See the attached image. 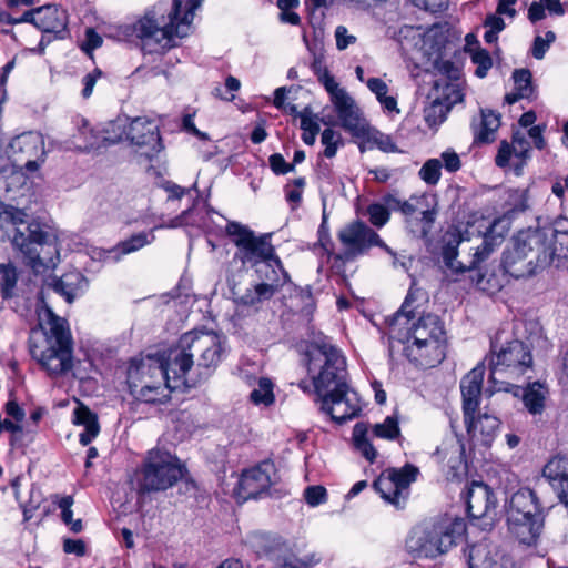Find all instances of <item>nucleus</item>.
Here are the masks:
<instances>
[{"mask_svg": "<svg viewBox=\"0 0 568 568\" xmlns=\"http://www.w3.org/2000/svg\"><path fill=\"white\" fill-rule=\"evenodd\" d=\"M419 294V290L410 287L400 310L389 320V352L395 347L394 342H398L410 362L432 367L445 358L446 332L435 314H425L410 324L416 315L412 305Z\"/></svg>", "mask_w": 568, "mask_h": 568, "instance_id": "f257e3e1", "label": "nucleus"}, {"mask_svg": "<svg viewBox=\"0 0 568 568\" xmlns=\"http://www.w3.org/2000/svg\"><path fill=\"white\" fill-rule=\"evenodd\" d=\"M203 0L161 1L148 9L134 26L126 27V34L136 33L144 43L163 48L175 47L192 29L195 11Z\"/></svg>", "mask_w": 568, "mask_h": 568, "instance_id": "f03ea898", "label": "nucleus"}, {"mask_svg": "<svg viewBox=\"0 0 568 568\" xmlns=\"http://www.w3.org/2000/svg\"><path fill=\"white\" fill-rule=\"evenodd\" d=\"M465 530L462 519L423 523L409 530L405 550L414 559H436L447 554Z\"/></svg>", "mask_w": 568, "mask_h": 568, "instance_id": "7ed1b4c3", "label": "nucleus"}, {"mask_svg": "<svg viewBox=\"0 0 568 568\" xmlns=\"http://www.w3.org/2000/svg\"><path fill=\"white\" fill-rule=\"evenodd\" d=\"M226 234L236 246L234 258L243 265H250L255 273H270L280 271L284 281H288V273L284 270L281 260L275 254L271 243V235H255V233L239 222H229L225 227Z\"/></svg>", "mask_w": 568, "mask_h": 568, "instance_id": "20e7f679", "label": "nucleus"}, {"mask_svg": "<svg viewBox=\"0 0 568 568\" xmlns=\"http://www.w3.org/2000/svg\"><path fill=\"white\" fill-rule=\"evenodd\" d=\"M307 373L314 390L321 396L346 385V361L342 352L326 336L313 341L305 353Z\"/></svg>", "mask_w": 568, "mask_h": 568, "instance_id": "39448f33", "label": "nucleus"}, {"mask_svg": "<svg viewBox=\"0 0 568 568\" xmlns=\"http://www.w3.org/2000/svg\"><path fill=\"white\" fill-rule=\"evenodd\" d=\"M532 368L530 348L521 341L514 339L497 348L491 344L489 361V381L495 392H514L517 396L520 388L514 384Z\"/></svg>", "mask_w": 568, "mask_h": 568, "instance_id": "423d86ee", "label": "nucleus"}, {"mask_svg": "<svg viewBox=\"0 0 568 568\" xmlns=\"http://www.w3.org/2000/svg\"><path fill=\"white\" fill-rule=\"evenodd\" d=\"M38 325L54 343L43 352L42 366L51 376H59L71 369V335L68 321L53 313L48 305L38 307Z\"/></svg>", "mask_w": 568, "mask_h": 568, "instance_id": "0eeeda50", "label": "nucleus"}, {"mask_svg": "<svg viewBox=\"0 0 568 568\" xmlns=\"http://www.w3.org/2000/svg\"><path fill=\"white\" fill-rule=\"evenodd\" d=\"M126 382L131 395L138 400L153 404L170 399L165 371L158 356L133 358L128 368Z\"/></svg>", "mask_w": 568, "mask_h": 568, "instance_id": "6e6552de", "label": "nucleus"}, {"mask_svg": "<svg viewBox=\"0 0 568 568\" xmlns=\"http://www.w3.org/2000/svg\"><path fill=\"white\" fill-rule=\"evenodd\" d=\"M12 244L23 254L24 264L36 274L53 270L59 262L55 239L43 231L39 223H29L24 230L17 227Z\"/></svg>", "mask_w": 568, "mask_h": 568, "instance_id": "1a4fd4ad", "label": "nucleus"}, {"mask_svg": "<svg viewBox=\"0 0 568 568\" xmlns=\"http://www.w3.org/2000/svg\"><path fill=\"white\" fill-rule=\"evenodd\" d=\"M550 265L551 255L531 230L520 231L513 240V247L504 253V270L516 278L531 276Z\"/></svg>", "mask_w": 568, "mask_h": 568, "instance_id": "9d476101", "label": "nucleus"}, {"mask_svg": "<svg viewBox=\"0 0 568 568\" xmlns=\"http://www.w3.org/2000/svg\"><path fill=\"white\" fill-rule=\"evenodd\" d=\"M184 475L180 460L168 452H148L138 479L141 493L165 490L175 485Z\"/></svg>", "mask_w": 568, "mask_h": 568, "instance_id": "9b49d317", "label": "nucleus"}, {"mask_svg": "<svg viewBox=\"0 0 568 568\" xmlns=\"http://www.w3.org/2000/svg\"><path fill=\"white\" fill-rule=\"evenodd\" d=\"M318 81L329 95L338 125L354 138L364 136L368 122L355 99L331 73H320Z\"/></svg>", "mask_w": 568, "mask_h": 568, "instance_id": "f8f14e48", "label": "nucleus"}, {"mask_svg": "<svg viewBox=\"0 0 568 568\" xmlns=\"http://www.w3.org/2000/svg\"><path fill=\"white\" fill-rule=\"evenodd\" d=\"M223 338L212 331H191L180 337L185 353L191 354L192 361L197 356L195 371L197 376H207L221 362Z\"/></svg>", "mask_w": 568, "mask_h": 568, "instance_id": "ddd939ff", "label": "nucleus"}, {"mask_svg": "<svg viewBox=\"0 0 568 568\" xmlns=\"http://www.w3.org/2000/svg\"><path fill=\"white\" fill-rule=\"evenodd\" d=\"M7 154L16 170L24 175L33 173L45 160L43 138L37 132L17 135L9 143Z\"/></svg>", "mask_w": 568, "mask_h": 568, "instance_id": "4468645a", "label": "nucleus"}, {"mask_svg": "<svg viewBox=\"0 0 568 568\" xmlns=\"http://www.w3.org/2000/svg\"><path fill=\"white\" fill-rule=\"evenodd\" d=\"M418 475V468L406 464L402 468H389L374 481L375 490L397 509L404 508L409 495V486Z\"/></svg>", "mask_w": 568, "mask_h": 568, "instance_id": "2eb2a0df", "label": "nucleus"}, {"mask_svg": "<svg viewBox=\"0 0 568 568\" xmlns=\"http://www.w3.org/2000/svg\"><path fill=\"white\" fill-rule=\"evenodd\" d=\"M337 237L343 246L338 258L351 261L366 253L372 246H378L392 253L379 235L362 221H354L343 226Z\"/></svg>", "mask_w": 568, "mask_h": 568, "instance_id": "dca6fc26", "label": "nucleus"}, {"mask_svg": "<svg viewBox=\"0 0 568 568\" xmlns=\"http://www.w3.org/2000/svg\"><path fill=\"white\" fill-rule=\"evenodd\" d=\"M371 434L381 439H396L400 435L398 419L395 416H387L382 423L372 426L364 422L355 424L352 434L354 447L367 462L373 464L378 453L371 443Z\"/></svg>", "mask_w": 568, "mask_h": 568, "instance_id": "f3484780", "label": "nucleus"}, {"mask_svg": "<svg viewBox=\"0 0 568 568\" xmlns=\"http://www.w3.org/2000/svg\"><path fill=\"white\" fill-rule=\"evenodd\" d=\"M163 371H165V382L170 389L180 387L194 386L199 377L197 371H195L194 361L191 358L190 353H185V349L179 342L175 348L168 352L165 357H160Z\"/></svg>", "mask_w": 568, "mask_h": 568, "instance_id": "a211bd4d", "label": "nucleus"}, {"mask_svg": "<svg viewBox=\"0 0 568 568\" xmlns=\"http://www.w3.org/2000/svg\"><path fill=\"white\" fill-rule=\"evenodd\" d=\"M318 400L320 409L338 424L355 418L362 410L358 394L347 384L318 396Z\"/></svg>", "mask_w": 568, "mask_h": 568, "instance_id": "6ab92c4d", "label": "nucleus"}, {"mask_svg": "<svg viewBox=\"0 0 568 568\" xmlns=\"http://www.w3.org/2000/svg\"><path fill=\"white\" fill-rule=\"evenodd\" d=\"M256 282L243 293L232 288L234 302L237 306L257 310L265 301L271 300L280 288L287 282L284 281L280 271L270 273H255Z\"/></svg>", "mask_w": 568, "mask_h": 568, "instance_id": "aec40b11", "label": "nucleus"}, {"mask_svg": "<svg viewBox=\"0 0 568 568\" xmlns=\"http://www.w3.org/2000/svg\"><path fill=\"white\" fill-rule=\"evenodd\" d=\"M126 140L144 149L143 153L148 159L154 158L163 150L159 121L145 115L129 118Z\"/></svg>", "mask_w": 568, "mask_h": 568, "instance_id": "412c9836", "label": "nucleus"}, {"mask_svg": "<svg viewBox=\"0 0 568 568\" xmlns=\"http://www.w3.org/2000/svg\"><path fill=\"white\" fill-rule=\"evenodd\" d=\"M426 196H410L403 200L399 212L406 217L409 232L419 239L430 233L437 216V210L425 204Z\"/></svg>", "mask_w": 568, "mask_h": 568, "instance_id": "4be33fe9", "label": "nucleus"}, {"mask_svg": "<svg viewBox=\"0 0 568 568\" xmlns=\"http://www.w3.org/2000/svg\"><path fill=\"white\" fill-rule=\"evenodd\" d=\"M275 475V466L268 460L245 470L239 481V495L243 499L258 497L270 488L274 481Z\"/></svg>", "mask_w": 568, "mask_h": 568, "instance_id": "5701e85b", "label": "nucleus"}, {"mask_svg": "<svg viewBox=\"0 0 568 568\" xmlns=\"http://www.w3.org/2000/svg\"><path fill=\"white\" fill-rule=\"evenodd\" d=\"M469 568H514L513 558L499 546L481 541L468 549Z\"/></svg>", "mask_w": 568, "mask_h": 568, "instance_id": "b1692460", "label": "nucleus"}, {"mask_svg": "<svg viewBox=\"0 0 568 568\" xmlns=\"http://www.w3.org/2000/svg\"><path fill=\"white\" fill-rule=\"evenodd\" d=\"M485 367L477 365L460 382L463 396L464 418L468 420L469 416L475 414L481 395Z\"/></svg>", "mask_w": 568, "mask_h": 568, "instance_id": "393cba45", "label": "nucleus"}, {"mask_svg": "<svg viewBox=\"0 0 568 568\" xmlns=\"http://www.w3.org/2000/svg\"><path fill=\"white\" fill-rule=\"evenodd\" d=\"M467 432L476 445L489 447L494 442L500 422L497 417L487 413L478 415L474 418V414L469 416L468 420L465 418Z\"/></svg>", "mask_w": 568, "mask_h": 568, "instance_id": "a878e982", "label": "nucleus"}, {"mask_svg": "<svg viewBox=\"0 0 568 568\" xmlns=\"http://www.w3.org/2000/svg\"><path fill=\"white\" fill-rule=\"evenodd\" d=\"M466 505L468 515L473 518L486 516L490 508L495 506L494 494L490 488L480 481H473L467 488Z\"/></svg>", "mask_w": 568, "mask_h": 568, "instance_id": "bb28decb", "label": "nucleus"}, {"mask_svg": "<svg viewBox=\"0 0 568 568\" xmlns=\"http://www.w3.org/2000/svg\"><path fill=\"white\" fill-rule=\"evenodd\" d=\"M437 78L433 80V87L429 97L438 95L439 100L448 106L463 100L462 79L458 73H436Z\"/></svg>", "mask_w": 568, "mask_h": 568, "instance_id": "cd10ccee", "label": "nucleus"}, {"mask_svg": "<svg viewBox=\"0 0 568 568\" xmlns=\"http://www.w3.org/2000/svg\"><path fill=\"white\" fill-rule=\"evenodd\" d=\"M527 516H542L537 496L529 488H520L510 497L507 507V518H526Z\"/></svg>", "mask_w": 568, "mask_h": 568, "instance_id": "c85d7f7f", "label": "nucleus"}, {"mask_svg": "<svg viewBox=\"0 0 568 568\" xmlns=\"http://www.w3.org/2000/svg\"><path fill=\"white\" fill-rule=\"evenodd\" d=\"M509 532L520 542L532 545L541 532L542 516H527L526 518H507Z\"/></svg>", "mask_w": 568, "mask_h": 568, "instance_id": "c756f323", "label": "nucleus"}, {"mask_svg": "<svg viewBox=\"0 0 568 568\" xmlns=\"http://www.w3.org/2000/svg\"><path fill=\"white\" fill-rule=\"evenodd\" d=\"M544 477L549 481L560 500L568 498V458L557 456L544 468Z\"/></svg>", "mask_w": 568, "mask_h": 568, "instance_id": "7c9ffc66", "label": "nucleus"}, {"mask_svg": "<svg viewBox=\"0 0 568 568\" xmlns=\"http://www.w3.org/2000/svg\"><path fill=\"white\" fill-rule=\"evenodd\" d=\"M538 235L541 246L551 254L552 248L564 250L568 244V220L560 217L555 221L551 226L531 230Z\"/></svg>", "mask_w": 568, "mask_h": 568, "instance_id": "2f4dec72", "label": "nucleus"}, {"mask_svg": "<svg viewBox=\"0 0 568 568\" xmlns=\"http://www.w3.org/2000/svg\"><path fill=\"white\" fill-rule=\"evenodd\" d=\"M77 407L73 409V424L83 427L79 434V440L83 446L89 445L100 433L98 415L89 407L73 397Z\"/></svg>", "mask_w": 568, "mask_h": 568, "instance_id": "473e14b6", "label": "nucleus"}, {"mask_svg": "<svg viewBox=\"0 0 568 568\" xmlns=\"http://www.w3.org/2000/svg\"><path fill=\"white\" fill-rule=\"evenodd\" d=\"M153 230L150 233L140 232L130 239L120 242L115 247L108 251H99L97 254L103 261L116 262L122 255L133 253L154 241Z\"/></svg>", "mask_w": 568, "mask_h": 568, "instance_id": "72a5a7b5", "label": "nucleus"}, {"mask_svg": "<svg viewBox=\"0 0 568 568\" xmlns=\"http://www.w3.org/2000/svg\"><path fill=\"white\" fill-rule=\"evenodd\" d=\"M500 126V116L491 110H481L478 120L471 122L474 141L489 143L496 139V132Z\"/></svg>", "mask_w": 568, "mask_h": 568, "instance_id": "f704fd0d", "label": "nucleus"}, {"mask_svg": "<svg viewBox=\"0 0 568 568\" xmlns=\"http://www.w3.org/2000/svg\"><path fill=\"white\" fill-rule=\"evenodd\" d=\"M36 27L44 32L60 33L65 30L67 14L54 6L38 8Z\"/></svg>", "mask_w": 568, "mask_h": 568, "instance_id": "c9c22d12", "label": "nucleus"}, {"mask_svg": "<svg viewBox=\"0 0 568 568\" xmlns=\"http://www.w3.org/2000/svg\"><path fill=\"white\" fill-rule=\"evenodd\" d=\"M548 396L546 385L535 382L523 390V403L526 409L532 414H541L545 409V402Z\"/></svg>", "mask_w": 568, "mask_h": 568, "instance_id": "e433bc0d", "label": "nucleus"}, {"mask_svg": "<svg viewBox=\"0 0 568 568\" xmlns=\"http://www.w3.org/2000/svg\"><path fill=\"white\" fill-rule=\"evenodd\" d=\"M513 87L505 95L508 104H514L521 99H530L535 93L531 73H513Z\"/></svg>", "mask_w": 568, "mask_h": 568, "instance_id": "4c0bfd02", "label": "nucleus"}, {"mask_svg": "<svg viewBox=\"0 0 568 568\" xmlns=\"http://www.w3.org/2000/svg\"><path fill=\"white\" fill-rule=\"evenodd\" d=\"M129 126V116H118L115 120L110 121L101 131V141L103 148L115 144L126 139Z\"/></svg>", "mask_w": 568, "mask_h": 568, "instance_id": "58836bf2", "label": "nucleus"}, {"mask_svg": "<svg viewBox=\"0 0 568 568\" xmlns=\"http://www.w3.org/2000/svg\"><path fill=\"white\" fill-rule=\"evenodd\" d=\"M82 126L79 128L78 134L75 135V141H73L75 148L87 152L103 148L101 132H95L92 129H89L85 120H82Z\"/></svg>", "mask_w": 568, "mask_h": 568, "instance_id": "ea45409f", "label": "nucleus"}, {"mask_svg": "<svg viewBox=\"0 0 568 568\" xmlns=\"http://www.w3.org/2000/svg\"><path fill=\"white\" fill-rule=\"evenodd\" d=\"M18 282V272L16 266L9 263H0V294L3 300H10L14 296V288Z\"/></svg>", "mask_w": 568, "mask_h": 568, "instance_id": "a19ab883", "label": "nucleus"}, {"mask_svg": "<svg viewBox=\"0 0 568 568\" xmlns=\"http://www.w3.org/2000/svg\"><path fill=\"white\" fill-rule=\"evenodd\" d=\"M430 98L432 102L424 109V120L429 128H436L445 121L450 106L440 101L438 95Z\"/></svg>", "mask_w": 568, "mask_h": 568, "instance_id": "79ce46f5", "label": "nucleus"}, {"mask_svg": "<svg viewBox=\"0 0 568 568\" xmlns=\"http://www.w3.org/2000/svg\"><path fill=\"white\" fill-rule=\"evenodd\" d=\"M460 243L462 240L454 236L444 245L442 253L445 266L456 273H463L467 270V267L456 260L458 255L457 248Z\"/></svg>", "mask_w": 568, "mask_h": 568, "instance_id": "37998d69", "label": "nucleus"}, {"mask_svg": "<svg viewBox=\"0 0 568 568\" xmlns=\"http://www.w3.org/2000/svg\"><path fill=\"white\" fill-rule=\"evenodd\" d=\"M251 400L255 405L268 406L274 403L273 384L268 378H261L257 387L251 392Z\"/></svg>", "mask_w": 568, "mask_h": 568, "instance_id": "c03bdc74", "label": "nucleus"}, {"mask_svg": "<svg viewBox=\"0 0 568 568\" xmlns=\"http://www.w3.org/2000/svg\"><path fill=\"white\" fill-rule=\"evenodd\" d=\"M418 176L428 185H436L442 176V161L428 159L419 169Z\"/></svg>", "mask_w": 568, "mask_h": 568, "instance_id": "a18cd8bd", "label": "nucleus"}, {"mask_svg": "<svg viewBox=\"0 0 568 568\" xmlns=\"http://www.w3.org/2000/svg\"><path fill=\"white\" fill-rule=\"evenodd\" d=\"M362 139H366L368 143L377 146L379 150L384 152H395L397 150L395 143L392 138L387 134H384L373 128L367 123V132Z\"/></svg>", "mask_w": 568, "mask_h": 568, "instance_id": "49530a36", "label": "nucleus"}, {"mask_svg": "<svg viewBox=\"0 0 568 568\" xmlns=\"http://www.w3.org/2000/svg\"><path fill=\"white\" fill-rule=\"evenodd\" d=\"M321 142L324 145V155L328 159L334 158L344 144L341 133L329 128L322 132Z\"/></svg>", "mask_w": 568, "mask_h": 568, "instance_id": "de8ad7c7", "label": "nucleus"}, {"mask_svg": "<svg viewBox=\"0 0 568 568\" xmlns=\"http://www.w3.org/2000/svg\"><path fill=\"white\" fill-rule=\"evenodd\" d=\"M298 0H277L280 9V20L284 23L296 26L300 23V17L294 9L298 7Z\"/></svg>", "mask_w": 568, "mask_h": 568, "instance_id": "09e8293b", "label": "nucleus"}, {"mask_svg": "<svg viewBox=\"0 0 568 568\" xmlns=\"http://www.w3.org/2000/svg\"><path fill=\"white\" fill-rule=\"evenodd\" d=\"M241 88V82L239 79L229 75L225 79L224 87L217 85L213 89L212 93L214 97L224 100V101H233L235 99L234 92L239 91Z\"/></svg>", "mask_w": 568, "mask_h": 568, "instance_id": "8fccbe9b", "label": "nucleus"}, {"mask_svg": "<svg viewBox=\"0 0 568 568\" xmlns=\"http://www.w3.org/2000/svg\"><path fill=\"white\" fill-rule=\"evenodd\" d=\"M369 222L376 227H383L389 220L390 213L382 203H373L367 207Z\"/></svg>", "mask_w": 568, "mask_h": 568, "instance_id": "3c124183", "label": "nucleus"}, {"mask_svg": "<svg viewBox=\"0 0 568 568\" xmlns=\"http://www.w3.org/2000/svg\"><path fill=\"white\" fill-rule=\"evenodd\" d=\"M556 40V34L552 31H547L545 37L537 36L532 45V55L536 59H542L549 45Z\"/></svg>", "mask_w": 568, "mask_h": 568, "instance_id": "603ef678", "label": "nucleus"}, {"mask_svg": "<svg viewBox=\"0 0 568 568\" xmlns=\"http://www.w3.org/2000/svg\"><path fill=\"white\" fill-rule=\"evenodd\" d=\"M327 491L326 488L323 486H308L304 490V498L306 503L312 506L316 507L323 503L326 501Z\"/></svg>", "mask_w": 568, "mask_h": 568, "instance_id": "864d4df0", "label": "nucleus"}, {"mask_svg": "<svg viewBox=\"0 0 568 568\" xmlns=\"http://www.w3.org/2000/svg\"><path fill=\"white\" fill-rule=\"evenodd\" d=\"M334 34L338 50H345L357 41V37L352 33L345 26L336 27Z\"/></svg>", "mask_w": 568, "mask_h": 568, "instance_id": "5fc2aeb1", "label": "nucleus"}, {"mask_svg": "<svg viewBox=\"0 0 568 568\" xmlns=\"http://www.w3.org/2000/svg\"><path fill=\"white\" fill-rule=\"evenodd\" d=\"M52 500V511L60 510L61 518L65 525L71 524V496L59 498L57 495Z\"/></svg>", "mask_w": 568, "mask_h": 568, "instance_id": "6e6d98bb", "label": "nucleus"}, {"mask_svg": "<svg viewBox=\"0 0 568 568\" xmlns=\"http://www.w3.org/2000/svg\"><path fill=\"white\" fill-rule=\"evenodd\" d=\"M442 168L444 166L447 172L454 173L462 168L459 155L453 150L447 149L440 154Z\"/></svg>", "mask_w": 568, "mask_h": 568, "instance_id": "4d7b16f0", "label": "nucleus"}, {"mask_svg": "<svg viewBox=\"0 0 568 568\" xmlns=\"http://www.w3.org/2000/svg\"><path fill=\"white\" fill-rule=\"evenodd\" d=\"M493 251L494 245L491 244L489 237L485 235L481 240V244L476 247L474 258L470 262L468 268H474L479 262L484 261Z\"/></svg>", "mask_w": 568, "mask_h": 568, "instance_id": "13d9d810", "label": "nucleus"}, {"mask_svg": "<svg viewBox=\"0 0 568 568\" xmlns=\"http://www.w3.org/2000/svg\"><path fill=\"white\" fill-rule=\"evenodd\" d=\"M468 53L473 62L478 65L477 71H488L491 68V58L486 50L477 48Z\"/></svg>", "mask_w": 568, "mask_h": 568, "instance_id": "bf43d9fd", "label": "nucleus"}, {"mask_svg": "<svg viewBox=\"0 0 568 568\" xmlns=\"http://www.w3.org/2000/svg\"><path fill=\"white\" fill-rule=\"evenodd\" d=\"M102 44V38L91 28L85 30V39L81 42L80 48L87 54Z\"/></svg>", "mask_w": 568, "mask_h": 568, "instance_id": "052dcab7", "label": "nucleus"}, {"mask_svg": "<svg viewBox=\"0 0 568 568\" xmlns=\"http://www.w3.org/2000/svg\"><path fill=\"white\" fill-rule=\"evenodd\" d=\"M270 166L275 174H286L294 170V164L285 161L282 154L274 153L268 158Z\"/></svg>", "mask_w": 568, "mask_h": 568, "instance_id": "680f3d73", "label": "nucleus"}, {"mask_svg": "<svg viewBox=\"0 0 568 568\" xmlns=\"http://www.w3.org/2000/svg\"><path fill=\"white\" fill-rule=\"evenodd\" d=\"M513 153L517 155V148L513 146L506 141H503L499 145L498 153L495 159L496 164L499 168L506 166L509 163Z\"/></svg>", "mask_w": 568, "mask_h": 568, "instance_id": "e2e57ef3", "label": "nucleus"}, {"mask_svg": "<svg viewBox=\"0 0 568 568\" xmlns=\"http://www.w3.org/2000/svg\"><path fill=\"white\" fill-rule=\"evenodd\" d=\"M1 217L13 225H19L26 222L27 214L23 210L9 205L3 209L2 213H0V219Z\"/></svg>", "mask_w": 568, "mask_h": 568, "instance_id": "0e129e2a", "label": "nucleus"}, {"mask_svg": "<svg viewBox=\"0 0 568 568\" xmlns=\"http://www.w3.org/2000/svg\"><path fill=\"white\" fill-rule=\"evenodd\" d=\"M298 115L301 118V129L303 131L320 132V124L316 115L312 114L307 109L298 113Z\"/></svg>", "mask_w": 568, "mask_h": 568, "instance_id": "69168bd1", "label": "nucleus"}, {"mask_svg": "<svg viewBox=\"0 0 568 568\" xmlns=\"http://www.w3.org/2000/svg\"><path fill=\"white\" fill-rule=\"evenodd\" d=\"M551 265L556 268L567 270L568 271V244L565 245L564 250H555L551 251Z\"/></svg>", "mask_w": 568, "mask_h": 568, "instance_id": "338daca9", "label": "nucleus"}, {"mask_svg": "<svg viewBox=\"0 0 568 568\" xmlns=\"http://www.w3.org/2000/svg\"><path fill=\"white\" fill-rule=\"evenodd\" d=\"M367 87L376 95L377 100L387 95L388 87L383 80L378 78L368 79Z\"/></svg>", "mask_w": 568, "mask_h": 568, "instance_id": "774afa93", "label": "nucleus"}]
</instances>
